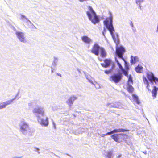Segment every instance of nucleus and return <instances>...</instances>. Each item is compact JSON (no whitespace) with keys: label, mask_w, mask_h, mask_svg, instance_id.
Instances as JSON below:
<instances>
[{"label":"nucleus","mask_w":158,"mask_h":158,"mask_svg":"<svg viewBox=\"0 0 158 158\" xmlns=\"http://www.w3.org/2000/svg\"><path fill=\"white\" fill-rule=\"evenodd\" d=\"M113 17L111 14L109 17H107L104 21V25L109 30L110 34L112 36L113 40L115 43L116 47L118 46L120 42L118 36L115 37L113 35V32L114 31V27L112 25Z\"/></svg>","instance_id":"obj_1"},{"label":"nucleus","mask_w":158,"mask_h":158,"mask_svg":"<svg viewBox=\"0 0 158 158\" xmlns=\"http://www.w3.org/2000/svg\"><path fill=\"white\" fill-rule=\"evenodd\" d=\"M88 8L89 11H87L86 14L89 19L94 24L98 23L99 21V18L97 15L92 8L90 6H89Z\"/></svg>","instance_id":"obj_2"},{"label":"nucleus","mask_w":158,"mask_h":158,"mask_svg":"<svg viewBox=\"0 0 158 158\" xmlns=\"http://www.w3.org/2000/svg\"><path fill=\"white\" fill-rule=\"evenodd\" d=\"M127 135L123 133L114 134L111 135V138L115 142L120 143L125 140L124 136Z\"/></svg>","instance_id":"obj_3"},{"label":"nucleus","mask_w":158,"mask_h":158,"mask_svg":"<svg viewBox=\"0 0 158 158\" xmlns=\"http://www.w3.org/2000/svg\"><path fill=\"white\" fill-rule=\"evenodd\" d=\"M122 77L123 75L121 73H114L110 76L109 80L110 81L117 83L121 80Z\"/></svg>","instance_id":"obj_4"},{"label":"nucleus","mask_w":158,"mask_h":158,"mask_svg":"<svg viewBox=\"0 0 158 158\" xmlns=\"http://www.w3.org/2000/svg\"><path fill=\"white\" fill-rule=\"evenodd\" d=\"M125 50L122 46H117L116 47V53L119 58L122 59L125 61V59L123 57V55L125 52Z\"/></svg>","instance_id":"obj_5"},{"label":"nucleus","mask_w":158,"mask_h":158,"mask_svg":"<svg viewBox=\"0 0 158 158\" xmlns=\"http://www.w3.org/2000/svg\"><path fill=\"white\" fill-rule=\"evenodd\" d=\"M102 47L100 46L98 44L95 43L93 46L92 48L90 50L91 52L97 56H98L99 53Z\"/></svg>","instance_id":"obj_6"},{"label":"nucleus","mask_w":158,"mask_h":158,"mask_svg":"<svg viewBox=\"0 0 158 158\" xmlns=\"http://www.w3.org/2000/svg\"><path fill=\"white\" fill-rule=\"evenodd\" d=\"M129 131V130L123 129V128H120L117 129H114L110 132H108L104 135H110L114 133H117L121 132H124L125 131Z\"/></svg>","instance_id":"obj_7"},{"label":"nucleus","mask_w":158,"mask_h":158,"mask_svg":"<svg viewBox=\"0 0 158 158\" xmlns=\"http://www.w3.org/2000/svg\"><path fill=\"white\" fill-rule=\"evenodd\" d=\"M20 129L23 134H25V132L28 130H29V127L28 125L25 123H23L20 127Z\"/></svg>","instance_id":"obj_8"},{"label":"nucleus","mask_w":158,"mask_h":158,"mask_svg":"<svg viewBox=\"0 0 158 158\" xmlns=\"http://www.w3.org/2000/svg\"><path fill=\"white\" fill-rule=\"evenodd\" d=\"M15 98L8 100L0 104V109H2L6 107L7 105L11 104Z\"/></svg>","instance_id":"obj_9"},{"label":"nucleus","mask_w":158,"mask_h":158,"mask_svg":"<svg viewBox=\"0 0 158 158\" xmlns=\"http://www.w3.org/2000/svg\"><path fill=\"white\" fill-rule=\"evenodd\" d=\"M33 112L36 115L40 114L43 116L44 114V111L42 108L39 107L35 108L33 110Z\"/></svg>","instance_id":"obj_10"},{"label":"nucleus","mask_w":158,"mask_h":158,"mask_svg":"<svg viewBox=\"0 0 158 158\" xmlns=\"http://www.w3.org/2000/svg\"><path fill=\"white\" fill-rule=\"evenodd\" d=\"M104 63H101V65L104 68H107L110 64L111 60L110 59H105L104 60Z\"/></svg>","instance_id":"obj_11"},{"label":"nucleus","mask_w":158,"mask_h":158,"mask_svg":"<svg viewBox=\"0 0 158 158\" xmlns=\"http://www.w3.org/2000/svg\"><path fill=\"white\" fill-rule=\"evenodd\" d=\"M18 38L19 40L22 42H25V39L24 37L23 33L21 32H17L16 33Z\"/></svg>","instance_id":"obj_12"},{"label":"nucleus","mask_w":158,"mask_h":158,"mask_svg":"<svg viewBox=\"0 0 158 158\" xmlns=\"http://www.w3.org/2000/svg\"><path fill=\"white\" fill-rule=\"evenodd\" d=\"M143 80L144 84L146 85V88L148 91H151L152 87L150 86L149 83L146 78L145 77H143Z\"/></svg>","instance_id":"obj_13"},{"label":"nucleus","mask_w":158,"mask_h":158,"mask_svg":"<svg viewBox=\"0 0 158 158\" xmlns=\"http://www.w3.org/2000/svg\"><path fill=\"white\" fill-rule=\"evenodd\" d=\"M147 77L149 81L152 83L153 82V81L156 77L154 76L153 74L151 72L147 73Z\"/></svg>","instance_id":"obj_14"},{"label":"nucleus","mask_w":158,"mask_h":158,"mask_svg":"<svg viewBox=\"0 0 158 158\" xmlns=\"http://www.w3.org/2000/svg\"><path fill=\"white\" fill-rule=\"evenodd\" d=\"M40 123L42 126H47L48 124V118L46 117L45 118L41 119Z\"/></svg>","instance_id":"obj_15"},{"label":"nucleus","mask_w":158,"mask_h":158,"mask_svg":"<svg viewBox=\"0 0 158 158\" xmlns=\"http://www.w3.org/2000/svg\"><path fill=\"white\" fill-rule=\"evenodd\" d=\"M77 98V97L75 96L71 97L68 100V101L66 102V103L69 106H71L73 105V102Z\"/></svg>","instance_id":"obj_16"},{"label":"nucleus","mask_w":158,"mask_h":158,"mask_svg":"<svg viewBox=\"0 0 158 158\" xmlns=\"http://www.w3.org/2000/svg\"><path fill=\"white\" fill-rule=\"evenodd\" d=\"M82 41L87 44H89L92 42V40L87 36H84L81 37Z\"/></svg>","instance_id":"obj_17"},{"label":"nucleus","mask_w":158,"mask_h":158,"mask_svg":"<svg viewBox=\"0 0 158 158\" xmlns=\"http://www.w3.org/2000/svg\"><path fill=\"white\" fill-rule=\"evenodd\" d=\"M99 52L101 56L102 57L105 58L106 56L107 55L106 52L103 48L102 47Z\"/></svg>","instance_id":"obj_18"},{"label":"nucleus","mask_w":158,"mask_h":158,"mask_svg":"<svg viewBox=\"0 0 158 158\" xmlns=\"http://www.w3.org/2000/svg\"><path fill=\"white\" fill-rule=\"evenodd\" d=\"M152 96L153 97V99L155 98L157 96V91L156 89V87L154 86L153 88L151 91Z\"/></svg>","instance_id":"obj_19"},{"label":"nucleus","mask_w":158,"mask_h":158,"mask_svg":"<svg viewBox=\"0 0 158 158\" xmlns=\"http://www.w3.org/2000/svg\"><path fill=\"white\" fill-rule=\"evenodd\" d=\"M126 89L129 93H132L134 91V88L132 85L130 84L127 85Z\"/></svg>","instance_id":"obj_20"},{"label":"nucleus","mask_w":158,"mask_h":158,"mask_svg":"<svg viewBox=\"0 0 158 158\" xmlns=\"http://www.w3.org/2000/svg\"><path fill=\"white\" fill-rule=\"evenodd\" d=\"M138 61V58L137 56L133 57L131 56V59L130 62L132 64H134Z\"/></svg>","instance_id":"obj_21"},{"label":"nucleus","mask_w":158,"mask_h":158,"mask_svg":"<svg viewBox=\"0 0 158 158\" xmlns=\"http://www.w3.org/2000/svg\"><path fill=\"white\" fill-rule=\"evenodd\" d=\"M132 96L133 97V100L137 104H140V102L139 99L138 97L136 95L134 94H132Z\"/></svg>","instance_id":"obj_22"},{"label":"nucleus","mask_w":158,"mask_h":158,"mask_svg":"<svg viewBox=\"0 0 158 158\" xmlns=\"http://www.w3.org/2000/svg\"><path fill=\"white\" fill-rule=\"evenodd\" d=\"M142 69L143 67L139 66V64L136 67L135 71L137 73H140L142 70Z\"/></svg>","instance_id":"obj_23"},{"label":"nucleus","mask_w":158,"mask_h":158,"mask_svg":"<svg viewBox=\"0 0 158 158\" xmlns=\"http://www.w3.org/2000/svg\"><path fill=\"white\" fill-rule=\"evenodd\" d=\"M133 81H132V78L130 76L128 79L127 85H128V84H133Z\"/></svg>","instance_id":"obj_24"},{"label":"nucleus","mask_w":158,"mask_h":158,"mask_svg":"<svg viewBox=\"0 0 158 158\" xmlns=\"http://www.w3.org/2000/svg\"><path fill=\"white\" fill-rule=\"evenodd\" d=\"M125 63V68L126 69V70H128L129 69V68L128 65V64L126 62V61L125 60V61H124Z\"/></svg>","instance_id":"obj_25"},{"label":"nucleus","mask_w":158,"mask_h":158,"mask_svg":"<svg viewBox=\"0 0 158 158\" xmlns=\"http://www.w3.org/2000/svg\"><path fill=\"white\" fill-rule=\"evenodd\" d=\"M122 71L123 72V74L125 76L128 77V74L127 72L124 70V69H123V70H122Z\"/></svg>","instance_id":"obj_26"},{"label":"nucleus","mask_w":158,"mask_h":158,"mask_svg":"<svg viewBox=\"0 0 158 158\" xmlns=\"http://www.w3.org/2000/svg\"><path fill=\"white\" fill-rule=\"evenodd\" d=\"M111 70L110 69L109 70H105L104 71V72L106 74H108L110 73L111 72Z\"/></svg>","instance_id":"obj_27"},{"label":"nucleus","mask_w":158,"mask_h":158,"mask_svg":"<svg viewBox=\"0 0 158 158\" xmlns=\"http://www.w3.org/2000/svg\"><path fill=\"white\" fill-rule=\"evenodd\" d=\"M117 64H118V66H119V68L121 69V70L122 71L123 70V68L122 66V65L119 63V62H118V61H117Z\"/></svg>","instance_id":"obj_28"},{"label":"nucleus","mask_w":158,"mask_h":158,"mask_svg":"<svg viewBox=\"0 0 158 158\" xmlns=\"http://www.w3.org/2000/svg\"><path fill=\"white\" fill-rule=\"evenodd\" d=\"M136 3L138 4H140V3L143 2V0H136Z\"/></svg>","instance_id":"obj_29"},{"label":"nucleus","mask_w":158,"mask_h":158,"mask_svg":"<svg viewBox=\"0 0 158 158\" xmlns=\"http://www.w3.org/2000/svg\"><path fill=\"white\" fill-rule=\"evenodd\" d=\"M111 152H108L107 154V156L108 158H111Z\"/></svg>","instance_id":"obj_30"},{"label":"nucleus","mask_w":158,"mask_h":158,"mask_svg":"<svg viewBox=\"0 0 158 158\" xmlns=\"http://www.w3.org/2000/svg\"><path fill=\"white\" fill-rule=\"evenodd\" d=\"M130 25L132 27H133V23H132V22H131L130 23Z\"/></svg>","instance_id":"obj_31"},{"label":"nucleus","mask_w":158,"mask_h":158,"mask_svg":"<svg viewBox=\"0 0 158 158\" xmlns=\"http://www.w3.org/2000/svg\"><path fill=\"white\" fill-rule=\"evenodd\" d=\"M57 74L58 76H59L60 77H61V75L60 74V73H57Z\"/></svg>","instance_id":"obj_32"},{"label":"nucleus","mask_w":158,"mask_h":158,"mask_svg":"<svg viewBox=\"0 0 158 158\" xmlns=\"http://www.w3.org/2000/svg\"><path fill=\"white\" fill-rule=\"evenodd\" d=\"M98 59L100 61H102V60L101 59L99 58H98Z\"/></svg>","instance_id":"obj_33"},{"label":"nucleus","mask_w":158,"mask_h":158,"mask_svg":"<svg viewBox=\"0 0 158 158\" xmlns=\"http://www.w3.org/2000/svg\"><path fill=\"white\" fill-rule=\"evenodd\" d=\"M121 156V155H119L118 156V158H119V157H120Z\"/></svg>","instance_id":"obj_34"},{"label":"nucleus","mask_w":158,"mask_h":158,"mask_svg":"<svg viewBox=\"0 0 158 158\" xmlns=\"http://www.w3.org/2000/svg\"><path fill=\"white\" fill-rule=\"evenodd\" d=\"M156 89L157 91H158V88H157L156 87Z\"/></svg>","instance_id":"obj_35"},{"label":"nucleus","mask_w":158,"mask_h":158,"mask_svg":"<svg viewBox=\"0 0 158 158\" xmlns=\"http://www.w3.org/2000/svg\"><path fill=\"white\" fill-rule=\"evenodd\" d=\"M22 17L24 18V17H25V16H23V15H22Z\"/></svg>","instance_id":"obj_36"}]
</instances>
